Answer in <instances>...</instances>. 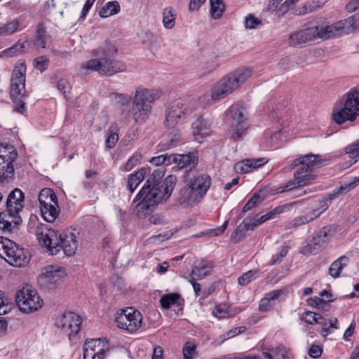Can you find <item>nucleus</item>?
Segmentation results:
<instances>
[{"mask_svg": "<svg viewBox=\"0 0 359 359\" xmlns=\"http://www.w3.org/2000/svg\"><path fill=\"white\" fill-rule=\"evenodd\" d=\"M163 175V170H155L136 195L133 203L140 200L134 210L137 217L142 218L150 215L159 203L166 201L170 197L177 178L170 175L162 180Z\"/></svg>", "mask_w": 359, "mask_h": 359, "instance_id": "f257e3e1", "label": "nucleus"}, {"mask_svg": "<svg viewBox=\"0 0 359 359\" xmlns=\"http://www.w3.org/2000/svg\"><path fill=\"white\" fill-rule=\"evenodd\" d=\"M117 53L116 46L110 43H105L100 47L92 50L95 57L81 65V68L97 72L101 75L111 76L126 70V65L115 60Z\"/></svg>", "mask_w": 359, "mask_h": 359, "instance_id": "f03ea898", "label": "nucleus"}, {"mask_svg": "<svg viewBox=\"0 0 359 359\" xmlns=\"http://www.w3.org/2000/svg\"><path fill=\"white\" fill-rule=\"evenodd\" d=\"M184 187L180 191L179 203L187 207L199 203L210 188L212 180L206 173L187 172L184 176Z\"/></svg>", "mask_w": 359, "mask_h": 359, "instance_id": "7ed1b4c3", "label": "nucleus"}, {"mask_svg": "<svg viewBox=\"0 0 359 359\" xmlns=\"http://www.w3.org/2000/svg\"><path fill=\"white\" fill-rule=\"evenodd\" d=\"M318 158L320 156L310 154L294 160L292 168L299 166L294 174V180H289L284 187L278 188V192H285L292 189L296 185L306 186L313 180L314 176L310 172L320 165L321 161Z\"/></svg>", "mask_w": 359, "mask_h": 359, "instance_id": "20e7f679", "label": "nucleus"}, {"mask_svg": "<svg viewBox=\"0 0 359 359\" xmlns=\"http://www.w3.org/2000/svg\"><path fill=\"white\" fill-rule=\"evenodd\" d=\"M162 95V92L157 89L138 88L133 99L131 115L134 121L139 123H144L149 117L154 102Z\"/></svg>", "mask_w": 359, "mask_h": 359, "instance_id": "39448f33", "label": "nucleus"}, {"mask_svg": "<svg viewBox=\"0 0 359 359\" xmlns=\"http://www.w3.org/2000/svg\"><path fill=\"white\" fill-rule=\"evenodd\" d=\"M26 65L24 61L18 60L13 69L10 80V96L20 113L26 111L24 100L27 97L25 90Z\"/></svg>", "mask_w": 359, "mask_h": 359, "instance_id": "423d86ee", "label": "nucleus"}, {"mask_svg": "<svg viewBox=\"0 0 359 359\" xmlns=\"http://www.w3.org/2000/svg\"><path fill=\"white\" fill-rule=\"evenodd\" d=\"M359 116V92L353 90L346 95L343 107H335L332 111V118L337 124L346 121H353Z\"/></svg>", "mask_w": 359, "mask_h": 359, "instance_id": "0eeeda50", "label": "nucleus"}, {"mask_svg": "<svg viewBox=\"0 0 359 359\" xmlns=\"http://www.w3.org/2000/svg\"><path fill=\"white\" fill-rule=\"evenodd\" d=\"M193 110L194 107L186 100L178 99L172 101L166 110L165 126L168 128H174L177 123L183 122Z\"/></svg>", "mask_w": 359, "mask_h": 359, "instance_id": "6e6552de", "label": "nucleus"}, {"mask_svg": "<svg viewBox=\"0 0 359 359\" xmlns=\"http://www.w3.org/2000/svg\"><path fill=\"white\" fill-rule=\"evenodd\" d=\"M15 301L20 310L25 313L36 311L43 304L37 291L28 285L18 291Z\"/></svg>", "mask_w": 359, "mask_h": 359, "instance_id": "1a4fd4ad", "label": "nucleus"}, {"mask_svg": "<svg viewBox=\"0 0 359 359\" xmlns=\"http://www.w3.org/2000/svg\"><path fill=\"white\" fill-rule=\"evenodd\" d=\"M226 119L233 130L232 138H241L248 128L249 124L245 115V109L238 105H232L226 112Z\"/></svg>", "mask_w": 359, "mask_h": 359, "instance_id": "9d476101", "label": "nucleus"}, {"mask_svg": "<svg viewBox=\"0 0 359 359\" xmlns=\"http://www.w3.org/2000/svg\"><path fill=\"white\" fill-rule=\"evenodd\" d=\"M18 157L15 148L8 144H0V184L8 182L14 175L13 163Z\"/></svg>", "mask_w": 359, "mask_h": 359, "instance_id": "9b49d317", "label": "nucleus"}, {"mask_svg": "<svg viewBox=\"0 0 359 359\" xmlns=\"http://www.w3.org/2000/svg\"><path fill=\"white\" fill-rule=\"evenodd\" d=\"M115 321L119 328L126 330L130 333H135L142 326V315L139 311L128 307L121 311Z\"/></svg>", "mask_w": 359, "mask_h": 359, "instance_id": "f8f14e48", "label": "nucleus"}, {"mask_svg": "<svg viewBox=\"0 0 359 359\" xmlns=\"http://www.w3.org/2000/svg\"><path fill=\"white\" fill-rule=\"evenodd\" d=\"M81 319L74 312L64 313L55 320V326L66 334L70 341H74L80 330Z\"/></svg>", "mask_w": 359, "mask_h": 359, "instance_id": "ddd939ff", "label": "nucleus"}, {"mask_svg": "<svg viewBox=\"0 0 359 359\" xmlns=\"http://www.w3.org/2000/svg\"><path fill=\"white\" fill-rule=\"evenodd\" d=\"M109 353L106 339H86L83 345V359H104Z\"/></svg>", "mask_w": 359, "mask_h": 359, "instance_id": "4468645a", "label": "nucleus"}, {"mask_svg": "<svg viewBox=\"0 0 359 359\" xmlns=\"http://www.w3.org/2000/svg\"><path fill=\"white\" fill-rule=\"evenodd\" d=\"M318 27H311L292 32L288 38L290 47L301 48L318 39Z\"/></svg>", "mask_w": 359, "mask_h": 359, "instance_id": "2eb2a0df", "label": "nucleus"}, {"mask_svg": "<svg viewBox=\"0 0 359 359\" xmlns=\"http://www.w3.org/2000/svg\"><path fill=\"white\" fill-rule=\"evenodd\" d=\"M9 247L6 248L2 255L8 264L15 267H22L26 266L29 262V257L25 255V249L20 248L16 243H9Z\"/></svg>", "mask_w": 359, "mask_h": 359, "instance_id": "dca6fc26", "label": "nucleus"}, {"mask_svg": "<svg viewBox=\"0 0 359 359\" xmlns=\"http://www.w3.org/2000/svg\"><path fill=\"white\" fill-rule=\"evenodd\" d=\"M22 222L20 212H11L7 208L0 212V230L6 233H13L18 231Z\"/></svg>", "mask_w": 359, "mask_h": 359, "instance_id": "f3484780", "label": "nucleus"}, {"mask_svg": "<svg viewBox=\"0 0 359 359\" xmlns=\"http://www.w3.org/2000/svg\"><path fill=\"white\" fill-rule=\"evenodd\" d=\"M37 239L42 247L46 248L50 255H56L61 250V235L53 230L37 232Z\"/></svg>", "mask_w": 359, "mask_h": 359, "instance_id": "a211bd4d", "label": "nucleus"}, {"mask_svg": "<svg viewBox=\"0 0 359 359\" xmlns=\"http://www.w3.org/2000/svg\"><path fill=\"white\" fill-rule=\"evenodd\" d=\"M236 87L232 83L228 75L222 78L215 84L211 90V98L214 101H219L232 93Z\"/></svg>", "mask_w": 359, "mask_h": 359, "instance_id": "6ab92c4d", "label": "nucleus"}, {"mask_svg": "<svg viewBox=\"0 0 359 359\" xmlns=\"http://www.w3.org/2000/svg\"><path fill=\"white\" fill-rule=\"evenodd\" d=\"M25 206V194L23 191L15 188L11 191L6 198V208L10 211L20 212Z\"/></svg>", "mask_w": 359, "mask_h": 359, "instance_id": "aec40b11", "label": "nucleus"}, {"mask_svg": "<svg viewBox=\"0 0 359 359\" xmlns=\"http://www.w3.org/2000/svg\"><path fill=\"white\" fill-rule=\"evenodd\" d=\"M61 235V250L67 256L73 255L78 247V241L76 235L70 231H66L60 233Z\"/></svg>", "mask_w": 359, "mask_h": 359, "instance_id": "412c9836", "label": "nucleus"}, {"mask_svg": "<svg viewBox=\"0 0 359 359\" xmlns=\"http://www.w3.org/2000/svg\"><path fill=\"white\" fill-rule=\"evenodd\" d=\"M342 22L339 21L327 26H316L318 27V39H330L344 35Z\"/></svg>", "mask_w": 359, "mask_h": 359, "instance_id": "4be33fe9", "label": "nucleus"}, {"mask_svg": "<svg viewBox=\"0 0 359 359\" xmlns=\"http://www.w3.org/2000/svg\"><path fill=\"white\" fill-rule=\"evenodd\" d=\"M215 266L213 262L206 259H201L198 262L195 263L193 266L191 277L201 280L205 276L210 275L212 269Z\"/></svg>", "mask_w": 359, "mask_h": 359, "instance_id": "5701e85b", "label": "nucleus"}, {"mask_svg": "<svg viewBox=\"0 0 359 359\" xmlns=\"http://www.w3.org/2000/svg\"><path fill=\"white\" fill-rule=\"evenodd\" d=\"M192 133L194 138L198 142L210 133L208 122L205 121L201 116H198L197 119L192 123Z\"/></svg>", "mask_w": 359, "mask_h": 359, "instance_id": "b1692460", "label": "nucleus"}, {"mask_svg": "<svg viewBox=\"0 0 359 359\" xmlns=\"http://www.w3.org/2000/svg\"><path fill=\"white\" fill-rule=\"evenodd\" d=\"M198 163V156L196 153L189 152L188 154H177V168L179 169H183L189 168V170L187 172H193L192 168L197 165Z\"/></svg>", "mask_w": 359, "mask_h": 359, "instance_id": "393cba45", "label": "nucleus"}, {"mask_svg": "<svg viewBox=\"0 0 359 359\" xmlns=\"http://www.w3.org/2000/svg\"><path fill=\"white\" fill-rule=\"evenodd\" d=\"M252 70L249 67H241L236 69L232 73L228 74L232 83L238 88L243 84L251 76Z\"/></svg>", "mask_w": 359, "mask_h": 359, "instance_id": "a878e982", "label": "nucleus"}, {"mask_svg": "<svg viewBox=\"0 0 359 359\" xmlns=\"http://www.w3.org/2000/svg\"><path fill=\"white\" fill-rule=\"evenodd\" d=\"M64 271L60 268L55 266H48L45 268L41 278L42 280L50 284H56L59 279L61 278Z\"/></svg>", "mask_w": 359, "mask_h": 359, "instance_id": "bb28decb", "label": "nucleus"}, {"mask_svg": "<svg viewBox=\"0 0 359 359\" xmlns=\"http://www.w3.org/2000/svg\"><path fill=\"white\" fill-rule=\"evenodd\" d=\"M160 304L162 309H169L171 306H182L184 299L178 293H170L163 294L160 299Z\"/></svg>", "mask_w": 359, "mask_h": 359, "instance_id": "cd10ccee", "label": "nucleus"}, {"mask_svg": "<svg viewBox=\"0 0 359 359\" xmlns=\"http://www.w3.org/2000/svg\"><path fill=\"white\" fill-rule=\"evenodd\" d=\"M40 210L42 217L46 222H53L60 212L58 201L48 205L40 206Z\"/></svg>", "mask_w": 359, "mask_h": 359, "instance_id": "c85d7f7f", "label": "nucleus"}, {"mask_svg": "<svg viewBox=\"0 0 359 359\" xmlns=\"http://www.w3.org/2000/svg\"><path fill=\"white\" fill-rule=\"evenodd\" d=\"M349 259L342 255L334 261L329 267V274L334 278L340 276L342 270L348 265Z\"/></svg>", "mask_w": 359, "mask_h": 359, "instance_id": "c756f323", "label": "nucleus"}, {"mask_svg": "<svg viewBox=\"0 0 359 359\" xmlns=\"http://www.w3.org/2000/svg\"><path fill=\"white\" fill-rule=\"evenodd\" d=\"M149 172V170L145 168H142L135 173L130 175L128 180V188L131 193L137 189L138 185L144 180L146 175Z\"/></svg>", "mask_w": 359, "mask_h": 359, "instance_id": "7c9ffc66", "label": "nucleus"}, {"mask_svg": "<svg viewBox=\"0 0 359 359\" xmlns=\"http://www.w3.org/2000/svg\"><path fill=\"white\" fill-rule=\"evenodd\" d=\"M320 239L321 238L318 236V235L316 233V235L307 243V245L302 248V252L306 255L317 254L320 251L321 247L324 245L323 241Z\"/></svg>", "mask_w": 359, "mask_h": 359, "instance_id": "2f4dec72", "label": "nucleus"}, {"mask_svg": "<svg viewBox=\"0 0 359 359\" xmlns=\"http://www.w3.org/2000/svg\"><path fill=\"white\" fill-rule=\"evenodd\" d=\"M38 198L40 206L48 205L57 201V197L55 193L50 188L41 189Z\"/></svg>", "mask_w": 359, "mask_h": 359, "instance_id": "473e14b6", "label": "nucleus"}, {"mask_svg": "<svg viewBox=\"0 0 359 359\" xmlns=\"http://www.w3.org/2000/svg\"><path fill=\"white\" fill-rule=\"evenodd\" d=\"M48 39L49 35L48 34L45 27L42 25H39L34 35V46L38 48H45Z\"/></svg>", "mask_w": 359, "mask_h": 359, "instance_id": "72a5a7b5", "label": "nucleus"}, {"mask_svg": "<svg viewBox=\"0 0 359 359\" xmlns=\"http://www.w3.org/2000/svg\"><path fill=\"white\" fill-rule=\"evenodd\" d=\"M119 11L120 6L118 2L116 1H109L100 8L99 15L101 18H107L118 13Z\"/></svg>", "mask_w": 359, "mask_h": 359, "instance_id": "f704fd0d", "label": "nucleus"}, {"mask_svg": "<svg viewBox=\"0 0 359 359\" xmlns=\"http://www.w3.org/2000/svg\"><path fill=\"white\" fill-rule=\"evenodd\" d=\"M345 151L350 158L348 164L346 165L348 168L359 160V140L346 147Z\"/></svg>", "mask_w": 359, "mask_h": 359, "instance_id": "c9c22d12", "label": "nucleus"}, {"mask_svg": "<svg viewBox=\"0 0 359 359\" xmlns=\"http://www.w3.org/2000/svg\"><path fill=\"white\" fill-rule=\"evenodd\" d=\"M256 158H248L243 160L235 165V170L236 172L243 173H248L251 172L252 169L257 168Z\"/></svg>", "mask_w": 359, "mask_h": 359, "instance_id": "e433bc0d", "label": "nucleus"}, {"mask_svg": "<svg viewBox=\"0 0 359 359\" xmlns=\"http://www.w3.org/2000/svg\"><path fill=\"white\" fill-rule=\"evenodd\" d=\"M210 13L214 19H219L224 11V4L222 0H210Z\"/></svg>", "mask_w": 359, "mask_h": 359, "instance_id": "4c0bfd02", "label": "nucleus"}, {"mask_svg": "<svg viewBox=\"0 0 359 359\" xmlns=\"http://www.w3.org/2000/svg\"><path fill=\"white\" fill-rule=\"evenodd\" d=\"M248 231L246 225L242 222L231 235V241L233 243H238L246 237Z\"/></svg>", "mask_w": 359, "mask_h": 359, "instance_id": "58836bf2", "label": "nucleus"}, {"mask_svg": "<svg viewBox=\"0 0 359 359\" xmlns=\"http://www.w3.org/2000/svg\"><path fill=\"white\" fill-rule=\"evenodd\" d=\"M358 17L355 15H352L345 19L344 20H340L342 22L344 34H348L353 32L355 29H357V20Z\"/></svg>", "mask_w": 359, "mask_h": 359, "instance_id": "ea45409f", "label": "nucleus"}, {"mask_svg": "<svg viewBox=\"0 0 359 359\" xmlns=\"http://www.w3.org/2000/svg\"><path fill=\"white\" fill-rule=\"evenodd\" d=\"M175 15L170 7L165 8L163 12V23L166 29H172L175 26Z\"/></svg>", "mask_w": 359, "mask_h": 359, "instance_id": "a19ab883", "label": "nucleus"}, {"mask_svg": "<svg viewBox=\"0 0 359 359\" xmlns=\"http://www.w3.org/2000/svg\"><path fill=\"white\" fill-rule=\"evenodd\" d=\"M260 275L259 270H250L248 272L243 273L238 279V283L242 286L248 285L252 280L256 279Z\"/></svg>", "mask_w": 359, "mask_h": 359, "instance_id": "79ce46f5", "label": "nucleus"}, {"mask_svg": "<svg viewBox=\"0 0 359 359\" xmlns=\"http://www.w3.org/2000/svg\"><path fill=\"white\" fill-rule=\"evenodd\" d=\"M19 27L18 21H12L0 26V36H7L15 32Z\"/></svg>", "mask_w": 359, "mask_h": 359, "instance_id": "37998d69", "label": "nucleus"}, {"mask_svg": "<svg viewBox=\"0 0 359 359\" xmlns=\"http://www.w3.org/2000/svg\"><path fill=\"white\" fill-rule=\"evenodd\" d=\"M183 359H194L196 354V345L191 341H187L182 348Z\"/></svg>", "mask_w": 359, "mask_h": 359, "instance_id": "c03bdc74", "label": "nucleus"}, {"mask_svg": "<svg viewBox=\"0 0 359 359\" xmlns=\"http://www.w3.org/2000/svg\"><path fill=\"white\" fill-rule=\"evenodd\" d=\"M142 158V154L140 153L135 152L127 161L126 163L123 166V170L127 172L131 170L135 166L140 163Z\"/></svg>", "mask_w": 359, "mask_h": 359, "instance_id": "a18cd8bd", "label": "nucleus"}, {"mask_svg": "<svg viewBox=\"0 0 359 359\" xmlns=\"http://www.w3.org/2000/svg\"><path fill=\"white\" fill-rule=\"evenodd\" d=\"M264 198L260 196L259 194L255 193L253 196L250 198V200L247 202V203L244 205L242 209L243 212H246L250 210H252L254 207H256L258 204H259L262 201H263Z\"/></svg>", "mask_w": 359, "mask_h": 359, "instance_id": "49530a36", "label": "nucleus"}, {"mask_svg": "<svg viewBox=\"0 0 359 359\" xmlns=\"http://www.w3.org/2000/svg\"><path fill=\"white\" fill-rule=\"evenodd\" d=\"M25 48V46L23 43H20L19 42L14 44L13 46L3 50L1 54V55H6L8 57H13L15 55H18V53H20L22 51L23 48Z\"/></svg>", "mask_w": 359, "mask_h": 359, "instance_id": "de8ad7c7", "label": "nucleus"}, {"mask_svg": "<svg viewBox=\"0 0 359 359\" xmlns=\"http://www.w3.org/2000/svg\"><path fill=\"white\" fill-rule=\"evenodd\" d=\"M359 185V177H354L349 182H345L343 184L340 186V190L342 193H348L351 190L355 189L357 186Z\"/></svg>", "mask_w": 359, "mask_h": 359, "instance_id": "09e8293b", "label": "nucleus"}, {"mask_svg": "<svg viewBox=\"0 0 359 359\" xmlns=\"http://www.w3.org/2000/svg\"><path fill=\"white\" fill-rule=\"evenodd\" d=\"M288 252V247L287 246H283L281 247V249L278 253L273 255L271 262H269V265H276L280 264L283 257H285Z\"/></svg>", "mask_w": 359, "mask_h": 359, "instance_id": "8fccbe9b", "label": "nucleus"}, {"mask_svg": "<svg viewBox=\"0 0 359 359\" xmlns=\"http://www.w3.org/2000/svg\"><path fill=\"white\" fill-rule=\"evenodd\" d=\"M334 229L332 226H326L320 229L316 233L323 241V243H326L327 241V237L333 235Z\"/></svg>", "mask_w": 359, "mask_h": 359, "instance_id": "3c124183", "label": "nucleus"}, {"mask_svg": "<svg viewBox=\"0 0 359 359\" xmlns=\"http://www.w3.org/2000/svg\"><path fill=\"white\" fill-rule=\"evenodd\" d=\"M33 63L34 68L43 72L47 68L48 60L45 56H40L35 58Z\"/></svg>", "mask_w": 359, "mask_h": 359, "instance_id": "603ef678", "label": "nucleus"}, {"mask_svg": "<svg viewBox=\"0 0 359 359\" xmlns=\"http://www.w3.org/2000/svg\"><path fill=\"white\" fill-rule=\"evenodd\" d=\"M307 304L311 307L323 309L327 305L326 301L318 297H310L306 300Z\"/></svg>", "mask_w": 359, "mask_h": 359, "instance_id": "864d4df0", "label": "nucleus"}, {"mask_svg": "<svg viewBox=\"0 0 359 359\" xmlns=\"http://www.w3.org/2000/svg\"><path fill=\"white\" fill-rule=\"evenodd\" d=\"M292 203L290 204H285L283 205H279L273 208L270 212H267L266 216L267 217L268 219H271L274 217L275 215H278L280 213L283 212L285 210L289 209L290 207L292 206Z\"/></svg>", "mask_w": 359, "mask_h": 359, "instance_id": "5fc2aeb1", "label": "nucleus"}, {"mask_svg": "<svg viewBox=\"0 0 359 359\" xmlns=\"http://www.w3.org/2000/svg\"><path fill=\"white\" fill-rule=\"evenodd\" d=\"M318 313L313 311H306L302 314V319L309 325L317 324Z\"/></svg>", "mask_w": 359, "mask_h": 359, "instance_id": "6e6d98bb", "label": "nucleus"}, {"mask_svg": "<svg viewBox=\"0 0 359 359\" xmlns=\"http://www.w3.org/2000/svg\"><path fill=\"white\" fill-rule=\"evenodd\" d=\"M328 205L325 201H319L318 203L313 208L311 211L317 217H320L327 208Z\"/></svg>", "mask_w": 359, "mask_h": 359, "instance_id": "4d7b16f0", "label": "nucleus"}, {"mask_svg": "<svg viewBox=\"0 0 359 359\" xmlns=\"http://www.w3.org/2000/svg\"><path fill=\"white\" fill-rule=\"evenodd\" d=\"M262 22L252 15H248L245 18V27L249 29H255L257 25H261Z\"/></svg>", "mask_w": 359, "mask_h": 359, "instance_id": "13d9d810", "label": "nucleus"}, {"mask_svg": "<svg viewBox=\"0 0 359 359\" xmlns=\"http://www.w3.org/2000/svg\"><path fill=\"white\" fill-rule=\"evenodd\" d=\"M309 223L306 214L302 216L295 217L290 222L291 226L294 228Z\"/></svg>", "mask_w": 359, "mask_h": 359, "instance_id": "bf43d9fd", "label": "nucleus"}, {"mask_svg": "<svg viewBox=\"0 0 359 359\" xmlns=\"http://www.w3.org/2000/svg\"><path fill=\"white\" fill-rule=\"evenodd\" d=\"M118 140V135L116 133H111L107 138L105 144L109 149H112L115 147Z\"/></svg>", "mask_w": 359, "mask_h": 359, "instance_id": "052dcab7", "label": "nucleus"}, {"mask_svg": "<svg viewBox=\"0 0 359 359\" xmlns=\"http://www.w3.org/2000/svg\"><path fill=\"white\" fill-rule=\"evenodd\" d=\"M4 293L0 291V316L6 314L10 310L6 299H4Z\"/></svg>", "mask_w": 359, "mask_h": 359, "instance_id": "680f3d73", "label": "nucleus"}, {"mask_svg": "<svg viewBox=\"0 0 359 359\" xmlns=\"http://www.w3.org/2000/svg\"><path fill=\"white\" fill-rule=\"evenodd\" d=\"M111 97L120 103L122 106L127 105L130 99L122 93H113L111 94Z\"/></svg>", "mask_w": 359, "mask_h": 359, "instance_id": "e2e57ef3", "label": "nucleus"}, {"mask_svg": "<svg viewBox=\"0 0 359 359\" xmlns=\"http://www.w3.org/2000/svg\"><path fill=\"white\" fill-rule=\"evenodd\" d=\"M258 222L257 217H247L243 221L248 230H252L255 227L259 225L260 224H258Z\"/></svg>", "mask_w": 359, "mask_h": 359, "instance_id": "0e129e2a", "label": "nucleus"}, {"mask_svg": "<svg viewBox=\"0 0 359 359\" xmlns=\"http://www.w3.org/2000/svg\"><path fill=\"white\" fill-rule=\"evenodd\" d=\"M322 349L318 345H312L309 349L308 354L313 358H318L321 355Z\"/></svg>", "mask_w": 359, "mask_h": 359, "instance_id": "69168bd1", "label": "nucleus"}, {"mask_svg": "<svg viewBox=\"0 0 359 359\" xmlns=\"http://www.w3.org/2000/svg\"><path fill=\"white\" fill-rule=\"evenodd\" d=\"M57 87L58 90L66 97V93L68 92L70 88L67 81H66L65 79L59 80V81L57 82Z\"/></svg>", "mask_w": 359, "mask_h": 359, "instance_id": "338daca9", "label": "nucleus"}, {"mask_svg": "<svg viewBox=\"0 0 359 359\" xmlns=\"http://www.w3.org/2000/svg\"><path fill=\"white\" fill-rule=\"evenodd\" d=\"M271 300L265 295L259 302V309L261 311H267L271 309Z\"/></svg>", "mask_w": 359, "mask_h": 359, "instance_id": "774afa93", "label": "nucleus"}]
</instances>
